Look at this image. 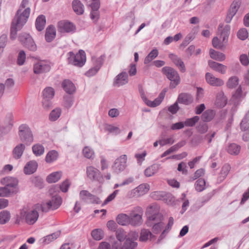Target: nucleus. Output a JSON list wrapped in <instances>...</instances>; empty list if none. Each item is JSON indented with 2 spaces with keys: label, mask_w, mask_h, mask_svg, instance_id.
<instances>
[{
  "label": "nucleus",
  "mask_w": 249,
  "mask_h": 249,
  "mask_svg": "<svg viewBox=\"0 0 249 249\" xmlns=\"http://www.w3.org/2000/svg\"><path fill=\"white\" fill-rule=\"evenodd\" d=\"M29 0H22L20 9H18L13 20L11 27L10 37L12 39H15L17 37V32L20 30L26 23L30 16V8L28 7L21 12V8H24L28 4Z\"/></svg>",
  "instance_id": "nucleus-1"
},
{
  "label": "nucleus",
  "mask_w": 249,
  "mask_h": 249,
  "mask_svg": "<svg viewBox=\"0 0 249 249\" xmlns=\"http://www.w3.org/2000/svg\"><path fill=\"white\" fill-rule=\"evenodd\" d=\"M208 65L213 70L221 74H225L227 69L226 66L212 60L208 61Z\"/></svg>",
  "instance_id": "nucleus-21"
},
{
  "label": "nucleus",
  "mask_w": 249,
  "mask_h": 249,
  "mask_svg": "<svg viewBox=\"0 0 249 249\" xmlns=\"http://www.w3.org/2000/svg\"><path fill=\"white\" fill-rule=\"evenodd\" d=\"M184 127V124L182 122H179L173 124L171 126V129L172 130H179L183 128Z\"/></svg>",
  "instance_id": "nucleus-64"
},
{
  "label": "nucleus",
  "mask_w": 249,
  "mask_h": 249,
  "mask_svg": "<svg viewBox=\"0 0 249 249\" xmlns=\"http://www.w3.org/2000/svg\"><path fill=\"white\" fill-rule=\"evenodd\" d=\"M1 183L7 187L16 188L18 185V180L17 178L12 177H6L1 179Z\"/></svg>",
  "instance_id": "nucleus-19"
},
{
  "label": "nucleus",
  "mask_w": 249,
  "mask_h": 249,
  "mask_svg": "<svg viewBox=\"0 0 249 249\" xmlns=\"http://www.w3.org/2000/svg\"><path fill=\"white\" fill-rule=\"evenodd\" d=\"M62 86L64 90L69 94L73 93L75 91L74 85L69 80H64L62 82Z\"/></svg>",
  "instance_id": "nucleus-26"
},
{
  "label": "nucleus",
  "mask_w": 249,
  "mask_h": 249,
  "mask_svg": "<svg viewBox=\"0 0 249 249\" xmlns=\"http://www.w3.org/2000/svg\"><path fill=\"white\" fill-rule=\"evenodd\" d=\"M32 150L36 156H40L44 154L45 149L42 144L37 143L33 146Z\"/></svg>",
  "instance_id": "nucleus-41"
},
{
  "label": "nucleus",
  "mask_w": 249,
  "mask_h": 249,
  "mask_svg": "<svg viewBox=\"0 0 249 249\" xmlns=\"http://www.w3.org/2000/svg\"><path fill=\"white\" fill-rule=\"evenodd\" d=\"M61 114V109L60 108H55L52 110L49 115V120L51 121H55L57 120Z\"/></svg>",
  "instance_id": "nucleus-44"
},
{
  "label": "nucleus",
  "mask_w": 249,
  "mask_h": 249,
  "mask_svg": "<svg viewBox=\"0 0 249 249\" xmlns=\"http://www.w3.org/2000/svg\"><path fill=\"white\" fill-rule=\"evenodd\" d=\"M116 221L117 223L122 226L129 225V215L126 214L121 213L118 215L116 217Z\"/></svg>",
  "instance_id": "nucleus-34"
},
{
  "label": "nucleus",
  "mask_w": 249,
  "mask_h": 249,
  "mask_svg": "<svg viewBox=\"0 0 249 249\" xmlns=\"http://www.w3.org/2000/svg\"><path fill=\"white\" fill-rule=\"evenodd\" d=\"M72 8L77 15H82L84 12V6L79 0H73L72 3Z\"/></svg>",
  "instance_id": "nucleus-29"
},
{
  "label": "nucleus",
  "mask_w": 249,
  "mask_h": 249,
  "mask_svg": "<svg viewBox=\"0 0 249 249\" xmlns=\"http://www.w3.org/2000/svg\"><path fill=\"white\" fill-rule=\"evenodd\" d=\"M199 120V117L195 116L191 118L187 119L184 122V126L193 127L196 124Z\"/></svg>",
  "instance_id": "nucleus-49"
},
{
  "label": "nucleus",
  "mask_w": 249,
  "mask_h": 249,
  "mask_svg": "<svg viewBox=\"0 0 249 249\" xmlns=\"http://www.w3.org/2000/svg\"><path fill=\"white\" fill-rule=\"evenodd\" d=\"M162 72L167 78L171 81L170 88H175L180 83V77L178 71L170 67H164L162 68Z\"/></svg>",
  "instance_id": "nucleus-4"
},
{
  "label": "nucleus",
  "mask_w": 249,
  "mask_h": 249,
  "mask_svg": "<svg viewBox=\"0 0 249 249\" xmlns=\"http://www.w3.org/2000/svg\"><path fill=\"white\" fill-rule=\"evenodd\" d=\"M143 214V210L140 206L134 207L129 213V224L133 226H140L143 222L142 215Z\"/></svg>",
  "instance_id": "nucleus-5"
},
{
  "label": "nucleus",
  "mask_w": 249,
  "mask_h": 249,
  "mask_svg": "<svg viewBox=\"0 0 249 249\" xmlns=\"http://www.w3.org/2000/svg\"><path fill=\"white\" fill-rule=\"evenodd\" d=\"M83 154L85 157L91 159L93 157L94 152L91 148L86 146L83 150Z\"/></svg>",
  "instance_id": "nucleus-54"
},
{
  "label": "nucleus",
  "mask_w": 249,
  "mask_h": 249,
  "mask_svg": "<svg viewBox=\"0 0 249 249\" xmlns=\"http://www.w3.org/2000/svg\"><path fill=\"white\" fill-rule=\"evenodd\" d=\"M75 29V26L70 22L60 21L58 23V31L60 33H73Z\"/></svg>",
  "instance_id": "nucleus-14"
},
{
  "label": "nucleus",
  "mask_w": 249,
  "mask_h": 249,
  "mask_svg": "<svg viewBox=\"0 0 249 249\" xmlns=\"http://www.w3.org/2000/svg\"><path fill=\"white\" fill-rule=\"evenodd\" d=\"M79 195L81 199L86 203L95 204H100L101 203L99 197L91 194L87 190H82L80 191Z\"/></svg>",
  "instance_id": "nucleus-10"
},
{
  "label": "nucleus",
  "mask_w": 249,
  "mask_h": 249,
  "mask_svg": "<svg viewBox=\"0 0 249 249\" xmlns=\"http://www.w3.org/2000/svg\"><path fill=\"white\" fill-rule=\"evenodd\" d=\"M54 95V90L51 87H47L43 91V98L51 100Z\"/></svg>",
  "instance_id": "nucleus-45"
},
{
  "label": "nucleus",
  "mask_w": 249,
  "mask_h": 249,
  "mask_svg": "<svg viewBox=\"0 0 249 249\" xmlns=\"http://www.w3.org/2000/svg\"><path fill=\"white\" fill-rule=\"evenodd\" d=\"M116 236L119 242H122L125 238L126 235L124 231L117 230L116 232Z\"/></svg>",
  "instance_id": "nucleus-61"
},
{
  "label": "nucleus",
  "mask_w": 249,
  "mask_h": 249,
  "mask_svg": "<svg viewBox=\"0 0 249 249\" xmlns=\"http://www.w3.org/2000/svg\"><path fill=\"white\" fill-rule=\"evenodd\" d=\"M62 202V198L59 196H54L51 199L41 205V209L43 212L47 213L50 210H56L61 205Z\"/></svg>",
  "instance_id": "nucleus-7"
},
{
  "label": "nucleus",
  "mask_w": 249,
  "mask_h": 249,
  "mask_svg": "<svg viewBox=\"0 0 249 249\" xmlns=\"http://www.w3.org/2000/svg\"><path fill=\"white\" fill-rule=\"evenodd\" d=\"M91 236L96 240H100L103 238L104 233L102 230L97 229L91 231Z\"/></svg>",
  "instance_id": "nucleus-51"
},
{
  "label": "nucleus",
  "mask_w": 249,
  "mask_h": 249,
  "mask_svg": "<svg viewBox=\"0 0 249 249\" xmlns=\"http://www.w3.org/2000/svg\"><path fill=\"white\" fill-rule=\"evenodd\" d=\"M100 17L99 10H91L90 12V18L95 22L97 21Z\"/></svg>",
  "instance_id": "nucleus-63"
},
{
  "label": "nucleus",
  "mask_w": 249,
  "mask_h": 249,
  "mask_svg": "<svg viewBox=\"0 0 249 249\" xmlns=\"http://www.w3.org/2000/svg\"><path fill=\"white\" fill-rule=\"evenodd\" d=\"M14 192L6 186L0 187V196H8L11 193Z\"/></svg>",
  "instance_id": "nucleus-57"
},
{
  "label": "nucleus",
  "mask_w": 249,
  "mask_h": 249,
  "mask_svg": "<svg viewBox=\"0 0 249 249\" xmlns=\"http://www.w3.org/2000/svg\"><path fill=\"white\" fill-rule=\"evenodd\" d=\"M205 78L207 82L213 86H221L224 84L223 80L214 77L212 74L209 72L206 73Z\"/></svg>",
  "instance_id": "nucleus-18"
},
{
  "label": "nucleus",
  "mask_w": 249,
  "mask_h": 249,
  "mask_svg": "<svg viewBox=\"0 0 249 249\" xmlns=\"http://www.w3.org/2000/svg\"><path fill=\"white\" fill-rule=\"evenodd\" d=\"M19 137L20 140L27 145H30L34 141L32 132L26 124H22L19 127Z\"/></svg>",
  "instance_id": "nucleus-6"
},
{
  "label": "nucleus",
  "mask_w": 249,
  "mask_h": 249,
  "mask_svg": "<svg viewBox=\"0 0 249 249\" xmlns=\"http://www.w3.org/2000/svg\"><path fill=\"white\" fill-rule=\"evenodd\" d=\"M68 61L69 64L81 67L86 61V53L82 50H79L76 54L70 52L68 53Z\"/></svg>",
  "instance_id": "nucleus-2"
},
{
  "label": "nucleus",
  "mask_w": 249,
  "mask_h": 249,
  "mask_svg": "<svg viewBox=\"0 0 249 249\" xmlns=\"http://www.w3.org/2000/svg\"><path fill=\"white\" fill-rule=\"evenodd\" d=\"M240 146L235 143L230 144L227 149L228 152L231 155H238L240 151Z\"/></svg>",
  "instance_id": "nucleus-43"
},
{
  "label": "nucleus",
  "mask_w": 249,
  "mask_h": 249,
  "mask_svg": "<svg viewBox=\"0 0 249 249\" xmlns=\"http://www.w3.org/2000/svg\"><path fill=\"white\" fill-rule=\"evenodd\" d=\"M56 36V30L54 27L50 25L47 29L45 33V39L47 42H50Z\"/></svg>",
  "instance_id": "nucleus-27"
},
{
  "label": "nucleus",
  "mask_w": 249,
  "mask_h": 249,
  "mask_svg": "<svg viewBox=\"0 0 249 249\" xmlns=\"http://www.w3.org/2000/svg\"><path fill=\"white\" fill-rule=\"evenodd\" d=\"M177 102L180 104L188 105L193 102V98L192 95L189 93H181L178 95Z\"/></svg>",
  "instance_id": "nucleus-23"
},
{
  "label": "nucleus",
  "mask_w": 249,
  "mask_h": 249,
  "mask_svg": "<svg viewBox=\"0 0 249 249\" xmlns=\"http://www.w3.org/2000/svg\"><path fill=\"white\" fill-rule=\"evenodd\" d=\"M197 130L201 134H203L206 132L208 130V127L206 124H199L196 127Z\"/></svg>",
  "instance_id": "nucleus-60"
},
{
  "label": "nucleus",
  "mask_w": 249,
  "mask_h": 249,
  "mask_svg": "<svg viewBox=\"0 0 249 249\" xmlns=\"http://www.w3.org/2000/svg\"><path fill=\"white\" fill-rule=\"evenodd\" d=\"M87 174L88 177L91 180L100 182L103 179L100 171L93 166H89L87 168Z\"/></svg>",
  "instance_id": "nucleus-12"
},
{
  "label": "nucleus",
  "mask_w": 249,
  "mask_h": 249,
  "mask_svg": "<svg viewBox=\"0 0 249 249\" xmlns=\"http://www.w3.org/2000/svg\"><path fill=\"white\" fill-rule=\"evenodd\" d=\"M60 235V231H57L48 235L42 238V242L45 244H48L54 240L57 239Z\"/></svg>",
  "instance_id": "nucleus-37"
},
{
  "label": "nucleus",
  "mask_w": 249,
  "mask_h": 249,
  "mask_svg": "<svg viewBox=\"0 0 249 249\" xmlns=\"http://www.w3.org/2000/svg\"><path fill=\"white\" fill-rule=\"evenodd\" d=\"M215 112L212 109L205 111L201 115V119L204 122L211 121L215 116Z\"/></svg>",
  "instance_id": "nucleus-33"
},
{
  "label": "nucleus",
  "mask_w": 249,
  "mask_h": 249,
  "mask_svg": "<svg viewBox=\"0 0 249 249\" xmlns=\"http://www.w3.org/2000/svg\"><path fill=\"white\" fill-rule=\"evenodd\" d=\"M38 164L36 161L31 160L29 161L24 166V172L26 175H31L35 173L37 168Z\"/></svg>",
  "instance_id": "nucleus-25"
},
{
  "label": "nucleus",
  "mask_w": 249,
  "mask_h": 249,
  "mask_svg": "<svg viewBox=\"0 0 249 249\" xmlns=\"http://www.w3.org/2000/svg\"><path fill=\"white\" fill-rule=\"evenodd\" d=\"M61 176L62 173L61 172H53L47 177L46 180L50 183H55L61 178Z\"/></svg>",
  "instance_id": "nucleus-35"
},
{
  "label": "nucleus",
  "mask_w": 249,
  "mask_h": 249,
  "mask_svg": "<svg viewBox=\"0 0 249 249\" xmlns=\"http://www.w3.org/2000/svg\"><path fill=\"white\" fill-rule=\"evenodd\" d=\"M127 157L125 155H123L117 159L113 165L112 169L115 174H119L123 171L126 166Z\"/></svg>",
  "instance_id": "nucleus-9"
},
{
  "label": "nucleus",
  "mask_w": 249,
  "mask_h": 249,
  "mask_svg": "<svg viewBox=\"0 0 249 249\" xmlns=\"http://www.w3.org/2000/svg\"><path fill=\"white\" fill-rule=\"evenodd\" d=\"M128 82V74L126 71H123L115 77L113 81V85L119 87L127 84Z\"/></svg>",
  "instance_id": "nucleus-16"
},
{
  "label": "nucleus",
  "mask_w": 249,
  "mask_h": 249,
  "mask_svg": "<svg viewBox=\"0 0 249 249\" xmlns=\"http://www.w3.org/2000/svg\"><path fill=\"white\" fill-rule=\"evenodd\" d=\"M137 243L132 241L129 238L126 239L121 249H133L137 246Z\"/></svg>",
  "instance_id": "nucleus-46"
},
{
  "label": "nucleus",
  "mask_w": 249,
  "mask_h": 249,
  "mask_svg": "<svg viewBox=\"0 0 249 249\" xmlns=\"http://www.w3.org/2000/svg\"><path fill=\"white\" fill-rule=\"evenodd\" d=\"M11 214L9 211L3 210L0 212V224H5L10 219Z\"/></svg>",
  "instance_id": "nucleus-39"
},
{
  "label": "nucleus",
  "mask_w": 249,
  "mask_h": 249,
  "mask_svg": "<svg viewBox=\"0 0 249 249\" xmlns=\"http://www.w3.org/2000/svg\"><path fill=\"white\" fill-rule=\"evenodd\" d=\"M46 24V18L43 15L39 16L36 21V27L38 31H41L44 28Z\"/></svg>",
  "instance_id": "nucleus-31"
},
{
  "label": "nucleus",
  "mask_w": 249,
  "mask_h": 249,
  "mask_svg": "<svg viewBox=\"0 0 249 249\" xmlns=\"http://www.w3.org/2000/svg\"><path fill=\"white\" fill-rule=\"evenodd\" d=\"M24 213L25 215V221L29 225L34 224L38 219L39 214L38 212L35 210L27 212H24Z\"/></svg>",
  "instance_id": "nucleus-17"
},
{
  "label": "nucleus",
  "mask_w": 249,
  "mask_h": 249,
  "mask_svg": "<svg viewBox=\"0 0 249 249\" xmlns=\"http://www.w3.org/2000/svg\"><path fill=\"white\" fill-rule=\"evenodd\" d=\"M231 27L229 25H224V23H220L218 27V34L220 35L221 39H223V42H228L229 36L230 33Z\"/></svg>",
  "instance_id": "nucleus-15"
},
{
  "label": "nucleus",
  "mask_w": 249,
  "mask_h": 249,
  "mask_svg": "<svg viewBox=\"0 0 249 249\" xmlns=\"http://www.w3.org/2000/svg\"><path fill=\"white\" fill-rule=\"evenodd\" d=\"M149 237L150 239H152L155 237V236L153 235L150 231L146 229H142L141 231L140 236V241H146L148 239Z\"/></svg>",
  "instance_id": "nucleus-36"
},
{
  "label": "nucleus",
  "mask_w": 249,
  "mask_h": 249,
  "mask_svg": "<svg viewBox=\"0 0 249 249\" xmlns=\"http://www.w3.org/2000/svg\"><path fill=\"white\" fill-rule=\"evenodd\" d=\"M206 182L203 178H199L195 183V188L197 192H201L205 189Z\"/></svg>",
  "instance_id": "nucleus-48"
},
{
  "label": "nucleus",
  "mask_w": 249,
  "mask_h": 249,
  "mask_svg": "<svg viewBox=\"0 0 249 249\" xmlns=\"http://www.w3.org/2000/svg\"><path fill=\"white\" fill-rule=\"evenodd\" d=\"M241 5L240 0H234L228 11L225 21L229 23L235 16Z\"/></svg>",
  "instance_id": "nucleus-11"
},
{
  "label": "nucleus",
  "mask_w": 249,
  "mask_h": 249,
  "mask_svg": "<svg viewBox=\"0 0 249 249\" xmlns=\"http://www.w3.org/2000/svg\"><path fill=\"white\" fill-rule=\"evenodd\" d=\"M175 141L172 137H170L166 139L161 137L159 139V144L161 146H163L167 144H172Z\"/></svg>",
  "instance_id": "nucleus-52"
},
{
  "label": "nucleus",
  "mask_w": 249,
  "mask_h": 249,
  "mask_svg": "<svg viewBox=\"0 0 249 249\" xmlns=\"http://www.w3.org/2000/svg\"><path fill=\"white\" fill-rule=\"evenodd\" d=\"M119 190H115L112 194L109 195L107 197L106 199V200L103 202L102 205L104 206L105 205L107 204L108 202L112 201L113 199L115 198L116 195L118 193Z\"/></svg>",
  "instance_id": "nucleus-58"
},
{
  "label": "nucleus",
  "mask_w": 249,
  "mask_h": 249,
  "mask_svg": "<svg viewBox=\"0 0 249 249\" xmlns=\"http://www.w3.org/2000/svg\"><path fill=\"white\" fill-rule=\"evenodd\" d=\"M249 111L247 112L240 123V127L242 131H246L249 129Z\"/></svg>",
  "instance_id": "nucleus-47"
},
{
  "label": "nucleus",
  "mask_w": 249,
  "mask_h": 249,
  "mask_svg": "<svg viewBox=\"0 0 249 249\" xmlns=\"http://www.w3.org/2000/svg\"><path fill=\"white\" fill-rule=\"evenodd\" d=\"M70 186V183L69 181L66 179L60 185V189L62 192L66 193L68 191Z\"/></svg>",
  "instance_id": "nucleus-59"
},
{
  "label": "nucleus",
  "mask_w": 249,
  "mask_h": 249,
  "mask_svg": "<svg viewBox=\"0 0 249 249\" xmlns=\"http://www.w3.org/2000/svg\"><path fill=\"white\" fill-rule=\"evenodd\" d=\"M239 84L238 78L236 76L230 77L227 82V86L228 88L233 89L235 88Z\"/></svg>",
  "instance_id": "nucleus-50"
},
{
  "label": "nucleus",
  "mask_w": 249,
  "mask_h": 249,
  "mask_svg": "<svg viewBox=\"0 0 249 249\" xmlns=\"http://www.w3.org/2000/svg\"><path fill=\"white\" fill-rule=\"evenodd\" d=\"M209 53L211 58L218 61H223L226 59V56L223 53L216 51L213 49H210Z\"/></svg>",
  "instance_id": "nucleus-28"
},
{
  "label": "nucleus",
  "mask_w": 249,
  "mask_h": 249,
  "mask_svg": "<svg viewBox=\"0 0 249 249\" xmlns=\"http://www.w3.org/2000/svg\"><path fill=\"white\" fill-rule=\"evenodd\" d=\"M26 59V54L24 51H19L17 58V64L19 66H22L24 64Z\"/></svg>",
  "instance_id": "nucleus-53"
},
{
  "label": "nucleus",
  "mask_w": 249,
  "mask_h": 249,
  "mask_svg": "<svg viewBox=\"0 0 249 249\" xmlns=\"http://www.w3.org/2000/svg\"><path fill=\"white\" fill-rule=\"evenodd\" d=\"M58 157V152L55 150H51L47 153L45 158V161L47 163H51L56 160Z\"/></svg>",
  "instance_id": "nucleus-38"
},
{
  "label": "nucleus",
  "mask_w": 249,
  "mask_h": 249,
  "mask_svg": "<svg viewBox=\"0 0 249 249\" xmlns=\"http://www.w3.org/2000/svg\"><path fill=\"white\" fill-rule=\"evenodd\" d=\"M19 40L22 45L30 51L35 52L37 46L32 36L28 34L23 33L19 36Z\"/></svg>",
  "instance_id": "nucleus-8"
},
{
  "label": "nucleus",
  "mask_w": 249,
  "mask_h": 249,
  "mask_svg": "<svg viewBox=\"0 0 249 249\" xmlns=\"http://www.w3.org/2000/svg\"><path fill=\"white\" fill-rule=\"evenodd\" d=\"M169 57L181 72H184L186 71L184 63L180 57L174 53H170Z\"/></svg>",
  "instance_id": "nucleus-20"
},
{
  "label": "nucleus",
  "mask_w": 249,
  "mask_h": 249,
  "mask_svg": "<svg viewBox=\"0 0 249 249\" xmlns=\"http://www.w3.org/2000/svg\"><path fill=\"white\" fill-rule=\"evenodd\" d=\"M159 54L157 49L152 50L150 53L145 57L144 60V63L147 64L156 58Z\"/></svg>",
  "instance_id": "nucleus-42"
},
{
  "label": "nucleus",
  "mask_w": 249,
  "mask_h": 249,
  "mask_svg": "<svg viewBox=\"0 0 249 249\" xmlns=\"http://www.w3.org/2000/svg\"><path fill=\"white\" fill-rule=\"evenodd\" d=\"M166 92V91L165 90H162L160 93L159 96L157 98H156L154 101H151L148 99L146 102L145 103V104L147 106L152 107H154L160 105L165 97Z\"/></svg>",
  "instance_id": "nucleus-24"
},
{
  "label": "nucleus",
  "mask_w": 249,
  "mask_h": 249,
  "mask_svg": "<svg viewBox=\"0 0 249 249\" xmlns=\"http://www.w3.org/2000/svg\"><path fill=\"white\" fill-rule=\"evenodd\" d=\"M160 167L158 164H153L144 170V175L147 177H151L157 173Z\"/></svg>",
  "instance_id": "nucleus-32"
},
{
  "label": "nucleus",
  "mask_w": 249,
  "mask_h": 249,
  "mask_svg": "<svg viewBox=\"0 0 249 249\" xmlns=\"http://www.w3.org/2000/svg\"><path fill=\"white\" fill-rule=\"evenodd\" d=\"M42 106L44 109L48 110L52 107V103L50 99L43 98L42 100Z\"/></svg>",
  "instance_id": "nucleus-62"
},
{
  "label": "nucleus",
  "mask_w": 249,
  "mask_h": 249,
  "mask_svg": "<svg viewBox=\"0 0 249 249\" xmlns=\"http://www.w3.org/2000/svg\"><path fill=\"white\" fill-rule=\"evenodd\" d=\"M105 56L104 55H101L99 57L97 58H92L94 66L98 67L100 69L103 64Z\"/></svg>",
  "instance_id": "nucleus-55"
},
{
  "label": "nucleus",
  "mask_w": 249,
  "mask_h": 249,
  "mask_svg": "<svg viewBox=\"0 0 249 249\" xmlns=\"http://www.w3.org/2000/svg\"><path fill=\"white\" fill-rule=\"evenodd\" d=\"M222 41H221L216 36L213 37L212 40V44L213 47L216 49L223 50L225 48L228 42H223V39H222Z\"/></svg>",
  "instance_id": "nucleus-40"
},
{
  "label": "nucleus",
  "mask_w": 249,
  "mask_h": 249,
  "mask_svg": "<svg viewBox=\"0 0 249 249\" xmlns=\"http://www.w3.org/2000/svg\"><path fill=\"white\" fill-rule=\"evenodd\" d=\"M162 216L159 213H154L148 217L146 222L147 226L151 227L153 224L152 231L155 234L159 233L163 228L164 224L160 222L162 220Z\"/></svg>",
  "instance_id": "nucleus-3"
},
{
  "label": "nucleus",
  "mask_w": 249,
  "mask_h": 249,
  "mask_svg": "<svg viewBox=\"0 0 249 249\" xmlns=\"http://www.w3.org/2000/svg\"><path fill=\"white\" fill-rule=\"evenodd\" d=\"M237 36L241 40H244L248 36V32L246 28H242L237 32Z\"/></svg>",
  "instance_id": "nucleus-56"
},
{
  "label": "nucleus",
  "mask_w": 249,
  "mask_h": 249,
  "mask_svg": "<svg viewBox=\"0 0 249 249\" xmlns=\"http://www.w3.org/2000/svg\"><path fill=\"white\" fill-rule=\"evenodd\" d=\"M149 190V185L146 183L140 185L133 190L134 196L139 197L147 193Z\"/></svg>",
  "instance_id": "nucleus-22"
},
{
  "label": "nucleus",
  "mask_w": 249,
  "mask_h": 249,
  "mask_svg": "<svg viewBox=\"0 0 249 249\" xmlns=\"http://www.w3.org/2000/svg\"><path fill=\"white\" fill-rule=\"evenodd\" d=\"M51 67L49 63L45 61H40L34 64V72L40 74L50 71Z\"/></svg>",
  "instance_id": "nucleus-13"
},
{
  "label": "nucleus",
  "mask_w": 249,
  "mask_h": 249,
  "mask_svg": "<svg viewBox=\"0 0 249 249\" xmlns=\"http://www.w3.org/2000/svg\"><path fill=\"white\" fill-rule=\"evenodd\" d=\"M25 145L20 143L17 145L13 149V155L15 159H18L21 158L25 150Z\"/></svg>",
  "instance_id": "nucleus-30"
}]
</instances>
